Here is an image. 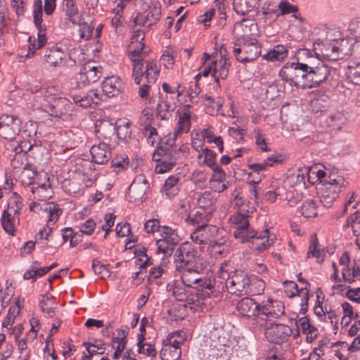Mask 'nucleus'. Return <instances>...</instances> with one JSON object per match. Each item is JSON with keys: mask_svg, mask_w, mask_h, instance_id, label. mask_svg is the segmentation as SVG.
Returning a JSON list of instances; mask_svg holds the SVG:
<instances>
[{"mask_svg": "<svg viewBox=\"0 0 360 360\" xmlns=\"http://www.w3.org/2000/svg\"><path fill=\"white\" fill-rule=\"evenodd\" d=\"M248 217V212H238L229 217V223L235 229L233 236L236 240L242 243H250L252 248L261 252L274 244L276 237L267 229L262 232L256 231L250 226Z\"/></svg>", "mask_w": 360, "mask_h": 360, "instance_id": "1", "label": "nucleus"}, {"mask_svg": "<svg viewBox=\"0 0 360 360\" xmlns=\"http://www.w3.org/2000/svg\"><path fill=\"white\" fill-rule=\"evenodd\" d=\"M218 276L225 281L228 291L236 296L249 294L251 278L243 271L236 270L232 263L224 261L218 270Z\"/></svg>", "mask_w": 360, "mask_h": 360, "instance_id": "2", "label": "nucleus"}, {"mask_svg": "<svg viewBox=\"0 0 360 360\" xmlns=\"http://www.w3.org/2000/svg\"><path fill=\"white\" fill-rule=\"evenodd\" d=\"M205 268L203 263L177 270L181 273V281L191 288L197 285L199 295L204 297H210L214 292V281L200 275Z\"/></svg>", "mask_w": 360, "mask_h": 360, "instance_id": "3", "label": "nucleus"}, {"mask_svg": "<svg viewBox=\"0 0 360 360\" xmlns=\"http://www.w3.org/2000/svg\"><path fill=\"white\" fill-rule=\"evenodd\" d=\"M345 184V179L341 175L330 174L324 183L317 187L320 202L324 207H330L338 197L340 188Z\"/></svg>", "mask_w": 360, "mask_h": 360, "instance_id": "4", "label": "nucleus"}, {"mask_svg": "<svg viewBox=\"0 0 360 360\" xmlns=\"http://www.w3.org/2000/svg\"><path fill=\"white\" fill-rule=\"evenodd\" d=\"M193 245L186 242L179 245L174 254L176 270H181L188 266L203 264Z\"/></svg>", "mask_w": 360, "mask_h": 360, "instance_id": "5", "label": "nucleus"}, {"mask_svg": "<svg viewBox=\"0 0 360 360\" xmlns=\"http://www.w3.org/2000/svg\"><path fill=\"white\" fill-rule=\"evenodd\" d=\"M160 238L157 240L158 254L167 257L172 254L174 248L179 241L177 233L169 226H162L160 229Z\"/></svg>", "mask_w": 360, "mask_h": 360, "instance_id": "6", "label": "nucleus"}, {"mask_svg": "<svg viewBox=\"0 0 360 360\" xmlns=\"http://www.w3.org/2000/svg\"><path fill=\"white\" fill-rule=\"evenodd\" d=\"M20 121L17 117L4 115L0 117V137L13 141L20 131Z\"/></svg>", "mask_w": 360, "mask_h": 360, "instance_id": "7", "label": "nucleus"}, {"mask_svg": "<svg viewBox=\"0 0 360 360\" xmlns=\"http://www.w3.org/2000/svg\"><path fill=\"white\" fill-rule=\"evenodd\" d=\"M292 333L291 328L285 324H271L265 330L266 339L273 343L281 344L287 341Z\"/></svg>", "mask_w": 360, "mask_h": 360, "instance_id": "8", "label": "nucleus"}, {"mask_svg": "<svg viewBox=\"0 0 360 360\" xmlns=\"http://www.w3.org/2000/svg\"><path fill=\"white\" fill-rule=\"evenodd\" d=\"M259 312L266 318L278 319L285 313V306L283 302L271 298L260 303Z\"/></svg>", "mask_w": 360, "mask_h": 360, "instance_id": "9", "label": "nucleus"}, {"mask_svg": "<svg viewBox=\"0 0 360 360\" xmlns=\"http://www.w3.org/2000/svg\"><path fill=\"white\" fill-rule=\"evenodd\" d=\"M172 155V150L166 152L162 147L159 148L153 155V160L158 164L155 167V172L158 174H163L171 170L175 165V160L177 158H170Z\"/></svg>", "mask_w": 360, "mask_h": 360, "instance_id": "10", "label": "nucleus"}, {"mask_svg": "<svg viewBox=\"0 0 360 360\" xmlns=\"http://www.w3.org/2000/svg\"><path fill=\"white\" fill-rule=\"evenodd\" d=\"M284 285L285 292L289 297L298 295L301 298L300 311L302 314H304L307 311L309 301V288L301 287L300 289H298L297 285L294 281H285Z\"/></svg>", "mask_w": 360, "mask_h": 360, "instance_id": "11", "label": "nucleus"}, {"mask_svg": "<svg viewBox=\"0 0 360 360\" xmlns=\"http://www.w3.org/2000/svg\"><path fill=\"white\" fill-rule=\"evenodd\" d=\"M153 115L148 112H143L140 118V124L142 126V131L147 139L148 144L154 146L160 141L155 127L152 126Z\"/></svg>", "mask_w": 360, "mask_h": 360, "instance_id": "12", "label": "nucleus"}, {"mask_svg": "<svg viewBox=\"0 0 360 360\" xmlns=\"http://www.w3.org/2000/svg\"><path fill=\"white\" fill-rule=\"evenodd\" d=\"M302 73V77H306V86L312 87L324 82L329 75V69H295Z\"/></svg>", "mask_w": 360, "mask_h": 360, "instance_id": "13", "label": "nucleus"}, {"mask_svg": "<svg viewBox=\"0 0 360 360\" xmlns=\"http://www.w3.org/2000/svg\"><path fill=\"white\" fill-rule=\"evenodd\" d=\"M115 122L109 118L97 120L95 124V131L98 139L110 141L115 139Z\"/></svg>", "mask_w": 360, "mask_h": 360, "instance_id": "14", "label": "nucleus"}, {"mask_svg": "<svg viewBox=\"0 0 360 360\" xmlns=\"http://www.w3.org/2000/svg\"><path fill=\"white\" fill-rule=\"evenodd\" d=\"M205 244H209L212 248H219L224 245V242L217 240L221 236L223 230L214 225H206L199 229Z\"/></svg>", "mask_w": 360, "mask_h": 360, "instance_id": "15", "label": "nucleus"}, {"mask_svg": "<svg viewBox=\"0 0 360 360\" xmlns=\"http://www.w3.org/2000/svg\"><path fill=\"white\" fill-rule=\"evenodd\" d=\"M104 94L109 98L118 96L124 89L122 79L115 75L107 77L102 83Z\"/></svg>", "mask_w": 360, "mask_h": 360, "instance_id": "16", "label": "nucleus"}, {"mask_svg": "<svg viewBox=\"0 0 360 360\" xmlns=\"http://www.w3.org/2000/svg\"><path fill=\"white\" fill-rule=\"evenodd\" d=\"M148 182L144 175H137L129 188L130 198L134 200L141 199L148 188Z\"/></svg>", "mask_w": 360, "mask_h": 360, "instance_id": "17", "label": "nucleus"}, {"mask_svg": "<svg viewBox=\"0 0 360 360\" xmlns=\"http://www.w3.org/2000/svg\"><path fill=\"white\" fill-rule=\"evenodd\" d=\"M92 160L100 165L107 163L111 158V152L106 143L100 142L92 146L90 150Z\"/></svg>", "mask_w": 360, "mask_h": 360, "instance_id": "18", "label": "nucleus"}, {"mask_svg": "<svg viewBox=\"0 0 360 360\" xmlns=\"http://www.w3.org/2000/svg\"><path fill=\"white\" fill-rule=\"evenodd\" d=\"M102 95L97 89L89 90L86 94L73 95L72 100L82 108L91 107L94 104H98L101 101Z\"/></svg>", "mask_w": 360, "mask_h": 360, "instance_id": "19", "label": "nucleus"}, {"mask_svg": "<svg viewBox=\"0 0 360 360\" xmlns=\"http://www.w3.org/2000/svg\"><path fill=\"white\" fill-rule=\"evenodd\" d=\"M212 175L210 179V188L214 192L221 193L228 187V182H226V174L219 167H214Z\"/></svg>", "mask_w": 360, "mask_h": 360, "instance_id": "20", "label": "nucleus"}, {"mask_svg": "<svg viewBox=\"0 0 360 360\" xmlns=\"http://www.w3.org/2000/svg\"><path fill=\"white\" fill-rule=\"evenodd\" d=\"M159 72L158 69H134L132 76L136 84L154 83Z\"/></svg>", "mask_w": 360, "mask_h": 360, "instance_id": "21", "label": "nucleus"}, {"mask_svg": "<svg viewBox=\"0 0 360 360\" xmlns=\"http://www.w3.org/2000/svg\"><path fill=\"white\" fill-rule=\"evenodd\" d=\"M161 9L160 6H153L150 8L146 15L139 13L134 22L136 25H147L148 27L155 24L160 19Z\"/></svg>", "mask_w": 360, "mask_h": 360, "instance_id": "22", "label": "nucleus"}, {"mask_svg": "<svg viewBox=\"0 0 360 360\" xmlns=\"http://www.w3.org/2000/svg\"><path fill=\"white\" fill-rule=\"evenodd\" d=\"M260 304H257L252 298L245 297L237 303V310L243 316L251 317L259 311Z\"/></svg>", "mask_w": 360, "mask_h": 360, "instance_id": "23", "label": "nucleus"}, {"mask_svg": "<svg viewBox=\"0 0 360 360\" xmlns=\"http://www.w3.org/2000/svg\"><path fill=\"white\" fill-rule=\"evenodd\" d=\"M190 105H186L181 112H179V117L177 122V127L174 132V136L177 138L184 132H188L191 127V112Z\"/></svg>", "mask_w": 360, "mask_h": 360, "instance_id": "24", "label": "nucleus"}, {"mask_svg": "<svg viewBox=\"0 0 360 360\" xmlns=\"http://www.w3.org/2000/svg\"><path fill=\"white\" fill-rule=\"evenodd\" d=\"M176 108V103L169 96H161L159 98L157 113L162 120H165Z\"/></svg>", "mask_w": 360, "mask_h": 360, "instance_id": "25", "label": "nucleus"}, {"mask_svg": "<svg viewBox=\"0 0 360 360\" xmlns=\"http://www.w3.org/2000/svg\"><path fill=\"white\" fill-rule=\"evenodd\" d=\"M188 288L189 287L182 281H174L167 284V290L171 292L176 300L184 301L190 295Z\"/></svg>", "mask_w": 360, "mask_h": 360, "instance_id": "26", "label": "nucleus"}, {"mask_svg": "<svg viewBox=\"0 0 360 360\" xmlns=\"http://www.w3.org/2000/svg\"><path fill=\"white\" fill-rule=\"evenodd\" d=\"M19 215L7 210H4L1 221L4 230L10 235L13 236L15 231V226L19 224Z\"/></svg>", "mask_w": 360, "mask_h": 360, "instance_id": "27", "label": "nucleus"}, {"mask_svg": "<svg viewBox=\"0 0 360 360\" xmlns=\"http://www.w3.org/2000/svg\"><path fill=\"white\" fill-rule=\"evenodd\" d=\"M210 211L199 210L193 214H188L184 220L187 224L195 226V229H200L207 225L210 219Z\"/></svg>", "mask_w": 360, "mask_h": 360, "instance_id": "28", "label": "nucleus"}, {"mask_svg": "<svg viewBox=\"0 0 360 360\" xmlns=\"http://www.w3.org/2000/svg\"><path fill=\"white\" fill-rule=\"evenodd\" d=\"M63 11L68 21L73 25H77L79 19L82 17L79 13L75 0H63Z\"/></svg>", "mask_w": 360, "mask_h": 360, "instance_id": "29", "label": "nucleus"}, {"mask_svg": "<svg viewBox=\"0 0 360 360\" xmlns=\"http://www.w3.org/2000/svg\"><path fill=\"white\" fill-rule=\"evenodd\" d=\"M115 139L127 141L131 134V122L127 119H120L115 122Z\"/></svg>", "mask_w": 360, "mask_h": 360, "instance_id": "30", "label": "nucleus"}, {"mask_svg": "<svg viewBox=\"0 0 360 360\" xmlns=\"http://www.w3.org/2000/svg\"><path fill=\"white\" fill-rule=\"evenodd\" d=\"M101 77L98 69H81L77 77V82L84 85L97 82Z\"/></svg>", "mask_w": 360, "mask_h": 360, "instance_id": "31", "label": "nucleus"}, {"mask_svg": "<svg viewBox=\"0 0 360 360\" xmlns=\"http://www.w3.org/2000/svg\"><path fill=\"white\" fill-rule=\"evenodd\" d=\"M329 103V97L323 92L314 94L310 101L311 110L315 112L326 110Z\"/></svg>", "mask_w": 360, "mask_h": 360, "instance_id": "32", "label": "nucleus"}, {"mask_svg": "<svg viewBox=\"0 0 360 360\" xmlns=\"http://www.w3.org/2000/svg\"><path fill=\"white\" fill-rule=\"evenodd\" d=\"M34 199L45 201L52 196L51 184L48 183H40L39 186H32L31 190Z\"/></svg>", "mask_w": 360, "mask_h": 360, "instance_id": "33", "label": "nucleus"}, {"mask_svg": "<svg viewBox=\"0 0 360 360\" xmlns=\"http://www.w3.org/2000/svg\"><path fill=\"white\" fill-rule=\"evenodd\" d=\"M257 4V0H233V10L240 15L251 12Z\"/></svg>", "mask_w": 360, "mask_h": 360, "instance_id": "34", "label": "nucleus"}, {"mask_svg": "<svg viewBox=\"0 0 360 360\" xmlns=\"http://www.w3.org/2000/svg\"><path fill=\"white\" fill-rule=\"evenodd\" d=\"M287 48L283 45L278 44L268 51L263 57L268 61L274 62L283 60L287 57Z\"/></svg>", "mask_w": 360, "mask_h": 360, "instance_id": "35", "label": "nucleus"}, {"mask_svg": "<svg viewBox=\"0 0 360 360\" xmlns=\"http://www.w3.org/2000/svg\"><path fill=\"white\" fill-rule=\"evenodd\" d=\"M203 98L205 101V105L206 112L211 115L218 113L222 107L224 103L223 99L220 97L213 98L207 95H205Z\"/></svg>", "mask_w": 360, "mask_h": 360, "instance_id": "36", "label": "nucleus"}, {"mask_svg": "<svg viewBox=\"0 0 360 360\" xmlns=\"http://www.w3.org/2000/svg\"><path fill=\"white\" fill-rule=\"evenodd\" d=\"M92 22L93 20L90 18L86 19L82 17L79 19V22L77 25L79 26V34L81 39L88 40L92 37L94 29V25H93Z\"/></svg>", "mask_w": 360, "mask_h": 360, "instance_id": "37", "label": "nucleus"}, {"mask_svg": "<svg viewBox=\"0 0 360 360\" xmlns=\"http://www.w3.org/2000/svg\"><path fill=\"white\" fill-rule=\"evenodd\" d=\"M215 153L209 148H205L198 155V163L199 165H207L213 169L215 165Z\"/></svg>", "mask_w": 360, "mask_h": 360, "instance_id": "38", "label": "nucleus"}, {"mask_svg": "<svg viewBox=\"0 0 360 360\" xmlns=\"http://www.w3.org/2000/svg\"><path fill=\"white\" fill-rule=\"evenodd\" d=\"M179 181L178 177L172 176H169L165 183L163 192L167 198H174L179 193Z\"/></svg>", "mask_w": 360, "mask_h": 360, "instance_id": "39", "label": "nucleus"}, {"mask_svg": "<svg viewBox=\"0 0 360 360\" xmlns=\"http://www.w3.org/2000/svg\"><path fill=\"white\" fill-rule=\"evenodd\" d=\"M186 338V334L184 332L176 331L169 333L163 340L162 343L173 347L181 348V345L184 344Z\"/></svg>", "mask_w": 360, "mask_h": 360, "instance_id": "40", "label": "nucleus"}, {"mask_svg": "<svg viewBox=\"0 0 360 360\" xmlns=\"http://www.w3.org/2000/svg\"><path fill=\"white\" fill-rule=\"evenodd\" d=\"M181 355V349L179 347H173L162 343L160 351L162 360H179Z\"/></svg>", "mask_w": 360, "mask_h": 360, "instance_id": "41", "label": "nucleus"}, {"mask_svg": "<svg viewBox=\"0 0 360 360\" xmlns=\"http://www.w3.org/2000/svg\"><path fill=\"white\" fill-rule=\"evenodd\" d=\"M23 206L22 198L18 193L13 192L8 199V207L6 210L14 214H20V211Z\"/></svg>", "mask_w": 360, "mask_h": 360, "instance_id": "42", "label": "nucleus"}, {"mask_svg": "<svg viewBox=\"0 0 360 360\" xmlns=\"http://www.w3.org/2000/svg\"><path fill=\"white\" fill-rule=\"evenodd\" d=\"M306 174L307 169L297 168L288 174V179L292 185H305Z\"/></svg>", "mask_w": 360, "mask_h": 360, "instance_id": "43", "label": "nucleus"}, {"mask_svg": "<svg viewBox=\"0 0 360 360\" xmlns=\"http://www.w3.org/2000/svg\"><path fill=\"white\" fill-rule=\"evenodd\" d=\"M300 212L306 218L316 217L318 214L316 202L312 200L304 201L300 207Z\"/></svg>", "mask_w": 360, "mask_h": 360, "instance_id": "44", "label": "nucleus"}, {"mask_svg": "<svg viewBox=\"0 0 360 360\" xmlns=\"http://www.w3.org/2000/svg\"><path fill=\"white\" fill-rule=\"evenodd\" d=\"M128 335L127 329H118L117 336L112 340V347L114 349L120 348V350H124L127 344V336Z\"/></svg>", "mask_w": 360, "mask_h": 360, "instance_id": "45", "label": "nucleus"}, {"mask_svg": "<svg viewBox=\"0 0 360 360\" xmlns=\"http://www.w3.org/2000/svg\"><path fill=\"white\" fill-rule=\"evenodd\" d=\"M144 335L140 334L138 337L139 352L141 354H146L148 356L153 357L156 355L157 352L154 345L149 343H143Z\"/></svg>", "mask_w": 360, "mask_h": 360, "instance_id": "46", "label": "nucleus"}, {"mask_svg": "<svg viewBox=\"0 0 360 360\" xmlns=\"http://www.w3.org/2000/svg\"><path fill=\"white\" fill-rule=\"evenodd\" d=\"M215 200L210 192L201 193L198 198V205L202 210H211Z\"/></svg>", "mask_w": 360, "mask_h": 360, "instance_id": "47", "label": "nucleus"}, {"mask_svg": "<svg viewBox=\"0 0 360 360\" xmlns=\"http://www.w3.org/2000/svg\"><path fill=\"white\" fill-rule=\"evenodd\" d=\"M143 46V43H140L139 46H136L133 51H129V58L134 68L137 65H140L141 67L144 65L143 60L141 56Z\"/></svg>", "mask_w": 360, "mask_h": 360, "instance_id": "48", "label": "nucleus"}, {"mask_svg": "<svg viewBox=\"0 0 360 360\" xmlns=\"http://www.w3.org/2000/svg\"><path fill=\"white\" fill-rule=\"evenodd\" d=\"M44 210L49 214V221L55 222L62 214V210L53 202H46Z\"/></svg>", "mask_w": 360, "mask_h": 360, "instance_id": "49", "label": "nucleus"}, {"mask_svg": "<svg viewBox=\"0 0 360 360\" xmlns=\"http://www.w3.org/2000/svg\"><path fill=\"white\" fill-rule=\"evenodd\" d=\"M52 295L46 294L43 296L40 302V307L46 316L51 317L54 314V308L52 307L51 302Z\"/></svg>", "mask_w": 360, "mask_h": 360, "instance_id": "50", "label": "nucleus"}, {"mask_svg": "<svg viewBox=\"0 0 360 360\" xmlns=\"http://www.w3.org/2000/svg\"><path fill=\"white\" fill-rule=\"evenodd\" d=\"M33 18L34 24L39 31L41 30L42 22V2L41 0H36L34 3Z\"/></svg>", "mask_w": 360, "mask_h": 360, "instance_id": "51", "label": "nucleus"}, {"mask_svg": "<svg viewBox=\"0 0 360 360\" xmlns=\"http://www.w3.org/2000/svg\"><path fill=\"white\" fill-rule=\"evenodd\" d=\"M252 319V326H254L256 328L264 330L266 328H268V319L264 315H262L259 311L255 313Z\"/></svg>", "mask_w": 360, "mask_h": 360, "instance_id": "52", "label": "nucleus"}, {"mask_svg": "<svg viewBox=\"0 0 360 360\" xmlns=\"http://www.w3.org/2000/svg\"><path fill=\"white\" fill-rule=\"evenodd\" d=\"M311 174L317 177L318 187L321 184L324 183L325 180L328 179V176L331 174H327L326 169L322 165H314L311 167Z\"/></svg>", "mask_w": 360, "mask_h": 360, "instance_id": "53", "label": "nucleus"}, {"mask_svg": "<svg viewBox=\"0 0 360 360\" xmlns=\"http://www.w3.org/2000/svg\"><path fill=\"white\" fill-rule=\"evenodd\" d=\"M264 288L265 283L262 280L258 279L257 278H253L251 279L249 294L260 295L264 292Z\"/></svg>", "mask_w": 360, "mask_h": 360, "instance_id": "54", "label": "nucleus"}, {"mask_svg": "<svg viewBox=\"0 0 360 360\" xmlns=\"http://www.w3.org/2000/svg\"><path fill=\"white\" fill-rule=\"evenodd\" d=\"M321 321L330 323L331 326H333L334 333H337L338 330V317L335 311L330 309L329 311L325 312Z\"/></svg>", "mask_w": 360, "mask_h": 360, "instance_id": "55", "label": "nucleus"}, {"mask_svg": "<svg viewBox=\"0 0 360 360\" xmlns=\"http://www.w3.org/2000/svg\"><path fill=\"white\" fill-rule=\"evenodd\" d=\"M46 61L49 66L60 67L63 65V58L60 56V53L57 51H53L49 54L46 56Z\"/></svg>", "mask_w": 360, "mask_h": 360, "instance_id": "56", "label": "nucleus"}, {"mask_svg": "<svg viewBox=\"0 0 360 360\" xmlns=\"http://www.w3.org/2000/svg\"><path fill=\"white\" fill-rule=\"evenodd\" d=\"M278 10L279 13L277 14V16L296 13L298 11V8L296 6L292 5L289 2L281 1L278 4Z\"/></svg>", "mask_w": 360, "mask_h": 360, "instance_id": "57", "label": "nucleus"}, {"mask_svg": "<svg viewBox=\"0 0 360 360\" xmlns=\"http://www.w3.org/2000/svg\"><path fill=\"white\" fill-rule=\"evenodd\" d=\"M58 93V89L54 86H50L45 89H43L41 91V94L44 97V100L49 103L55 102Z\"/></svg>", "mask_w": 360, "mask_h": 360, "instance_id": "58", "label": "nucleus"}, {"mask_svg": "<svg viewBox=\"0 0 360 360\" xmlns=\"http://www.w3.org/2000/svg\"><path fill=\"white\" fill-rule=\"evenodd\" d=\"M248 167L252 170V172L249 174L250 177H253V179L262 176L259 172L266 170V167L264 162L259 163H250L248 165Z\"/></svg>", "mask_w": 360, "mask_h": 360, "instance_id": "59", "label": "nucleus"}, {"mask_svg": "<svg viewBox=\"0 0 360 360\" xmlns=\"http://www.w3.org/2000/svg\"><path fill=\"white\" fill-rule=\"evenodd\" d=\"M348 31L354 38H360V18L353 19L349 22Z\"/></svg>", "mask_w": 360, "mask_h": 360, "instance_id": "60", "label": "nucleus"}, {"mask_svg": "<svg viewBox=\"0 0 360 360\" xmlns=\"http://www.w3.org/2000/svg\"><path fill=\"white\" fill-rule=\"evenodd\" d=\"M37 176L34 171L30 169L24 170L20 174L21 181L23 184L32 185L34 184V177Z\"/></svg>", "mask_w": 360, "mask_h": 360, "instance_id": "61", "label": "nucleus"}, {"mask_svg": "<svg viewBox=\"0 0 360 360\" xmlns=\"http://www.w3.org/2000/svg\"><path fill=\"white\" fill-rule=\"evenodd\" d=\"M342 281L347 283H352L357 278L352 269L349 267H342Z\"/></svg>", "mask_w": 360, "mask_h": 360, "instance_id": "62", "label": "nucleus"}, {"mask_svg": "<svg viewBox=\"0 0 360 360\" xmlns=\"http://www.w3.org/2000/svg\"><path fill=\"white\" fill-rule=\"evenodd\" d=\"M161 228L160 222L157 219H149L144 224V229L148 233H154L157 231L160 232Z\"/></svg>", "mask_w": 360, "mask_h": 360, "instance_id": "63", "label": "nucleus"}, {"mask_svg": "<svg viewBox=\"0 0 360 360\" xmlns=\"http://www.w3.org/2000/svg\"><path fill=\"white\" fill-rule=\"evenodd\" d=\"M96 228V223L94 220L89 219L84 222L80 226V231L86 235H91Z\"/></svg>", "mask_w": 360, "mask_h": 360, "instance_id": "64", "label": "nucleus"}]
</instances>
